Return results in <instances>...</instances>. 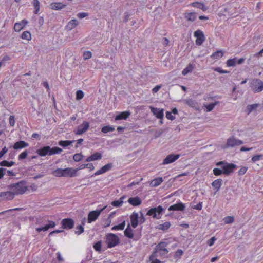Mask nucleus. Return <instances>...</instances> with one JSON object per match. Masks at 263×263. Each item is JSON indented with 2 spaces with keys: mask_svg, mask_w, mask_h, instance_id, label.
<instances>
[{
  "mask_svg": "<svg viewBox=\"0 0 263 263\" xmlns=\"http://www.w3.org/2000/svg\"><path fill=\"white\" fill-rule=\"evenodd\" d=\"M7 188L14 194V196L15 195L23 194L27 190V186L26 185V182L24 181L11 184L7 186Z\"/></svg>",
  "mask_w": 263,
  "mask_h": 263,
  "instance_id": "obj_1",
  "label": "nucleus"
},
{
  "mask_svg": "<svg viewBox=\"0 0 263 263\" xmlns=\"http://www.w3.org/2000/svg\"><path fill=\"white\" fill-rule=\"evenodd\" d=\"M217 166H221L223 173L226 175H229L233 170L237 168V166L233 163H228L224 161H219L216 163Z\"/></svg>",
  "mask_w": 263,
  "mask_h": 263,
  "instance_id": "obj_2",
  "label": "nucleus"
},
{
  "mask_svg": "<svg viewBox=\"0 0 263 263\" xmlns=\"http://www.w3.org/2000/svg\"><path fill=\"white\" fill-rule=\"evenodd\" d=\"M120 242L119 237L113 233H108L106 235L105 242L108 248H112L117 246Z\"/></svg>",
  "mask_w": 263,
  "mask_h": 263,
  "instance_id": "obj_3",
  "label": "nucleus"
},
{
  "mask_svg": "<svg viewBox=\"0 0 263 263\" xmlns=\"http://www.w3.org/2000/svg\"><path fill=\"white\" fill-rule=\"evenodd\" d=\"M164 209L161 205L157 207H155L150 209L147 212L146 215L148 216H152L153 218L160 219L161 218L160 215L162 214Z\"/></svg>",
  "mask_w": 263,
  "mask_h": 263,
  "instance_id": "obj_4",
  "label": "nucleus"
},
{
  "mask_svg": "<svg viewBox=\"0 0 263 263\" xmlns=\"http://www.w3.org/2000/svg\"><path fill=\"white\" fill-rule=\"evenodd\" d=\"M243 143V142L242 140L236 139L234 136H232L227 139L224 148L233 147L240 145Z\"/></svg>",
  "mask_w": 263,
  "mask_h": 263,
  "instance_id": "obj_5",
  "label": "nucleus"
},
{
  "mask_svg": "<svg viewBox=\"0 0 263 263\" xmlns=\"http://www.w3.org/2000/svg\"><path fill=\"white\" fill-rule=\"evenodd\" d=\"M252 88L254 92H260L263 90V82L258 79L252 81Z\"/></svg>",
  "mask_w": 263,
  "mask_h": 263,
  "instance_id": "obj_6",
  "label": "nucleus"
},
{
  "mask_svg": "<svg viewBox=\"0 0 263 263\" xmlns=\"http://www.w3.org/2000/svg\"><path fill=\"white\" fill-rule=\"evenodd\" d=\"M89 128V123L84 121L82 124L74 129V133L76 135H80L86 132Z\"/></svg>",
  "mask_w": 263,
  "mask_h": 263,
  "instance_id": "obj_7",
  "label": "nucleus"
},
{
  "mask_svg": "<svg viewBox=\"0 0 263 263\" xmlns=\"http://www.w3.org/2000/svg\"><path fill=\"white\" fill-rule=\"evenodd\" d=\"M168 243L166 242H160L156 246L155 250L156 251L153 253V255L151 256L150 258L152 259V257L157 256L156 254L158 251L164 252V254H167L168 253V251L166 249V247Z\"/></svg>",
  "mask_w": 263,
  "mask_h": 263,
  "instance_id": "obj_8",
  "label": "nucleus"
},
{
  "mask_svg": "<svg viewBox=\"0 0 263 263\" xmlns=\"http://www.w3.org/2000/svg\"><path fill=\"white\" fill-rule=\"evenodd\" d=\"M106 208V206L99 210L92 211L88 215V222L90 223L95 221L100 215L101 213Z\"/></svg>",
  "mask_w": 263,
  "mask_h": 263,
  "instance_id": "obj_9",
  "label": "nucleus"
},
{
  "mask_svg": "<svg viewBox=\"0 0 263 263\" xmlns=\"http://www.w3.org/2000/svg\"><path fill=\"white\" fill-rule=\"evenodd\" d=\"M194 36L196 37L195 42L197 45H201L205 40L204 35L200 30L196 31L194 32Z\"/></svg>",
  "mask_w": 263,
  "mask_h": 263,
  "instance_id": "obj_10",
  "label": "nucleus"
},
{
  "mask_svg": "<svg viewBox=\"0 0 263 263\" xmlns=\"http://www.w3.org/2000/svg\"><path fill=\"white\" fill-rule=\"evenodd\" d=\"M62 228L65 229H71L73 227L74 221L71 218H65L61 221Z\"/></svg>",
  "mask_w": 263,
  "mask_h": 263,
  "instance_id": "obj_11",
  "label": "nucleus"
},
{
  "mask_svg": "<svg viewBox=\"0 0 263 263\" xmlns=\"http://www.w3.org/2000/svg\"><path fill=\"white\" fill-rule=\"evenodd\" d=\"M180 157L179 154H171L168 155L164 160L162 164H168L174 162Z\"/></svg>",
  "mask_w": 263,
  "mask_h": 263,
  "instance_id": "obj_12",
  "label": "nucleus"
},
{
  "mask_svg": "<svg viewBox=\"0 0 263 263\" xmlns=\"http://www.w3.org/2000/svg\"><path fill=\"white\" fill-rule=\"evenodd\" d=\"M78 171V169H73L72 167H68L63 169L64 174V177H72L77 175V172Z\"/></svg>",
  "mask_w": 263,
  "mask_h": 263,
  "instance_id": "obj_13",
  "label": "nucleus"
},
{
  "mask_svg": "<svg viewBox=\"0 0 263 263\" xmlns=\"http://www.w3.org/2000/svg\"><path fill=\"white\" fill-rule=\"evenodd\" d=\"M0 198L3 200H11L14 198V194L10 190V191L0 192Z\"/></svg>",
  "mask_w": 263,
  "mask_h": 263,
  "instance_id": "obj_14",
  "label": "nucleus"
},
{
  "mask_svg": "<svg viewBox=\"0 0 263 263\" xmlns=\"http://www.w3.org/2000/svg\"><path fill=\"white\" fill-rule=\"evenodd\" d=\"M130 222H131L132 227L134 228H136L137 227L138 223L139 222V220H138V219H139L138 214L137 213L134 212L130 215Z\"/></svg>",
  "mask_w": 263,
  "mask_h": 263,
  "instance_id": "obj_15",
  "label": "nucleus"
},
{
  "mask_svg": "<svg viewBox=\"0 0 263 263\" xmlns=\"http://www.w3.org/2000/svg\"><path fill=\"white\" fill-rule=\"evenodd\" d=\"M185 209V205L182 202H179L170 206L168 208L169 211H183Z\"/></svg>",
  "mask_w": 263,
  "mask_h": 263,
  "instance_id": "obj_16",
  "label": "nucleus"
},
{
  "mask_svg": "<svg viewBox=\"0 0 263 263\" xmlns=\"http://www.w3.org/2000/svg\"><path fill=\"white\" fill-rule=\"evenodd\" d=\"M50 147L49 146H46L42 147L36 151V153L40 156L43 157L46 155H49Z\"/></svg>",
  "mask_w": 263,
  "mask_h": 263,
  "instance_id": "obj_17",
  "label": "nucleus"
},
{
  "mask_svg": "<svg viewBox=\"0 0 263 263\" xmlns=\"http://www.w3.org/2000/svg\"><path fill=\"white\" fill-rule=\"evenodd\" d=\"M151 111L155 115L158 119H162L163 117V109L157 108H154L152 106L150 107Z\"/></svg>",
  "mask_w": 263,
  "mask_h": 263,
  "instance_id": "obj_18",
  "label": "nucleus"
},
{
  "mask_svg": "<svg viewBox=\"0 0 263 263\" xmlns=\"http://www.w3.org/2000/svg\"><path fill=\"white\" fill-rule=\"evenodd\" d=\"M112 167V163H108L106 164L105 165L101 167L99 170L96 172L94 174L95 175H99L101 174L104 173L106 172L107 171H109L111 168Z\"/></svg>",
  "mask_w": 263,
  "mask_h": 263,
  "instance_id": "obj_19",
  "label": "nucleus"
},
{
  "mask_svg": "<svg viewBox=\"0 0 263 263\" xmlns=\"http://www.w3.org/2000/svg\"><path fill=\"white\" fill-rule=\"evenodd\" d=\"M128 202L130 204L134 206L140 205L142 203L141 199L138 196L129 198Z\"/></svg>",
  "mask_w": 263,
  "mask_h": 263,
  "instance_id": "obj_20",
  "label": "nucleus"
},
{
  "mask_svg": "<svg viewBox=\"0 0 263 263\" xmlns=\"http://www.w3.org/2000/svg\"><path fill=\"white\" fill-rule=\"evenodd\" d=\"M28 23L26 20H23L21 23H16L14 24V30L16 32L20 31Z\"/></svg>",
  "mask_w": 263,
  "mask_h": 263,
  "instance_id": "obj_21",
  "label": "nucleus"
},
{
  "mask_svg": "<svg viewBox=\"0 0 263 263\" xmlns=\"http://www.w3.org/2000/svg\"><path fill=\"white\" fill-rule=\"evenodd\" d=\"M48 222L49 223L44 227L36 228V231L38 232H40L42 231H47L49 228H54L55 226V223L54 221H49Z\"/></svg>",
  "mask_w": 263,
  "mask_h": 263,
  "instance_id": "obj_22",
  "label": "nucleus"
},
{
  "mask_svg": "<svg viewBox=\"0 0 263 263\" xmlns=\"http://www.w3.org/2000/svg\"><path fill=\"white\" fill-rule=\"evenodd\" d=\"M29 145L28 143L25 142L24 141H20L16 142L13 146V147L15 149H18L27 147Z\"/></svg>",
  "mask_w": 263,
  "mask_h": 263,
  "instance_id": "obj_23",
  "label": "nucleus"
},
{
  "mask_svg": "<svg viewBox=\"0 0 263 263\" xmlns=\"http://www.w3.org/2000/svg\"><path fill=\"white\" fill-rule=\"evenodd\" d=\"M102 158V155L101 153L96 152L93 154L91 155L90 156L88 157L86 160V162H89L91 161H95L101 159Z\"/></svg>",
  "mask_w": 263,
  "mask_h": 263,
  "instance_id": "obj_24",
  "label": "nucleus"
},
{
  "mask_svg": "<svg viewBox=\"0 0 263 263\" xmlns=\"http://www.w3.org/2000/svg\"><path fill=\"white\" fill-rule=\"evenodd\" d=\"M66 5L63 4L61 2L52 3L50 4V8L53 10H61L66 7Z\"/></svg>",
  "mask_w": 263,
  "mask_h": 263,
  "instance_id": "obj_25",
  "label": "nucleus"
},
{
  "mask_svg": "<svg viewBox=\"0 0 263 263\" xmlns=\"http://www.w3.org/2000/svg\"><path fill=\"white\" fill-rule=\"evenodd\" d=\"M130 115V112L129 111H124L122 112L115 117L116 120H125Z\"/></svg>",
  "mask_w": 263,
  "mask_h": 263,
  "instance_id": "obj_26",
  "label": "nucleus"
},
{
  "mask_svg": "<svg viewBox=\"0 0 263 263\" xmlns=\"http://www.w3.org/2000/svg\"><path fill=\"white\" fill-rule=\"evenodd\" d=\"M79 24V22L76 19H73L69 21L66 27V28L68 30H71L73 28H75Z\"/></svg>",
  "mask_w": 263,
  "mask_h": 263,
  "instance_id": "obj_27",
  "label": "nucleus"
},
{
  "mask_svg": "<svg viewBox=\"0 0 263 263\" xmlns=\"http://www.w3.org/2000/svg\"><path fill=\"white\" fill-rule=\"evenodd\" d=\"M185 18L190 22L194 21L196 18V14L195 12L186 13L184 14Z\"/></svg>",
  "mask_w": 263,
  "mask_h": 263,
  "instance_id": "obj_28",
  "label": "nucleus"
},
{
  "mask_svg": "<svg viewBox=\"0 0 263 263\" xmlns=\"http://www.w3.org/2000/svg\"><path fill=\"white\" fill-rule=\"evenodd\" d=\"M221 185L222 179H221L215 180L212 183V186L216 190V192H217L220 189Z\"/></svg>",
  "mask_w": 263,
  "mask_h": 263,
  "instance_id": "obj_29",
  "label": "nucleus"
},
{
  "mask_svg": "<svg viewBox=\"0 0 263 263\" xmlns=\"http://www.w3.org/2000/svg\"><path fill=\"white\" fill-rule=\"evenodd\" d=\"M191 5L193 7L201 9L203 11H205L207 10V7H205V5L201 2H193L191 4Z\"/></svg>",
  "mask_w": 263,
  "mask_h": 263,
  "instance_id": "obj_30",
  "label": "nucleus"
},
{
  "mask_svg": "<svg viewBox=\"0 0 263 263\" xmlns=\"http://www.w3.org/2000/svg\"><path fill=\"white\" fill-rule=\"evenodd\" d=\"M124 235L125 236L129 238H133L134 235L133 233V230L131 229L130 224H128L126 229L124 231Z\"/></svg>",
  "mask_w": 263,
  "mask_h": 263,
  "instance_id": "obj_31",
  "label": "nucleus"
},
{
  "mask_svg": "<svg viewBox=\"0 0 263 263\" xmlns=\"http://www.w3.org/2000/svg\"><path fill=\"white\" fill-rule=\"evenodd\" d=\"M183 101L185 104L192 108H197L198 107V103L194 100L187 99L184 100Z\"/></svg>",
  "mask_w": 263,
  "mask_h": 263,
  "instance_id": "obj_32",
  "label": "nucleus"
},
{
  "mask_svg": "<svg viewBox=\"0 0 263 263\" xmlns=\"http://www.w3.org/2000/svg\"><path fill=\"white\" fill-rule=\"evenodd\" d=\"M223 55V52L222 50H218L212 54L211 58L213 59L217 60Z\"/></svg>",
  "mask_w": 263,
  "mask_h": 263,
  "instance_id": "obj_33",
  "label": "nucleus"
},
{
  "mask_svg": "<svg viewBox=\"0 0 263 263\" xmlns=\"http://www.w3.org/2000/svg\"><path fill=\"white\" fill-rule=\"evenodd\" d=\"M125 198V197L124 196L121 197L120 199L119 200H116V201H114L111 202V204L114 206H116V207H120L121 206L123 203V200Z\"/></svg>",
  "mask_w": 263,
  "mask_h": 263,
  "instance_id": "obj_34",
  "label": "nucleus"
},
{
  "mask_svg": "<svg viewBox=\"0 0 263 263\" xmlns=\"http://www.w3.org/2000/svg\"><path fill=\"white\" fill-rule=\"evenodd\" d=\"M62 152V148L58 147H53L52 148L50 147L49 156L55 154H60Z\"/></svg>",
  "mask_w": 263,
  "mask_h": 263,
  "instance_id": "obj_35",
  "label": "nucleus"
},
{
  "mask_svg": "<svg viewBox=\"0 0 263 263\" xmlns=\"http://www.w3.org/2000/svg\"><path fill=\"white\" fill-rule=\"evenodd\" d=\"M163 182V179L162 177H159L154 179L151 182V184L153 186H157L160 185Z\"/></svg>",
  "mask_w": 263,
  "mask_h": 263,
  "instance_id": "obj_36",
  "label": "nucleus"
},
{
  "mask_svg": "<svg viewBox=\"0 0 263 263\" xmlns=\"http://www.w3.org/2000/svg\"><path fill=\"white\" fill-rule=\"evenodd\" d=\"M170 226H171V223L169 222H166L164 223L163 224H159L158 226V228L159 230H161L163 231H166L167 229H168V228L170 227Z\"/></svg>",
  "mask_w": 263,
  "mask_h": 263,
  "instance_id": "obj_37",
  "label": "nucleus"
},
{
  "mask_svg": "<svg viewBox=\"0 0 263 263\" xmlns=\"http://www.w3.org/2000/svg\"><path fill=\"white\" fill-rule=\"evenodd\" d=\"M193 68H194L193 66L191 64H190L187 66V67L185 68H184L183 70V71L182 72V74L183 76H185L188 73L191 72L193 70Z\"/></svg>",
  "mask_w": 263,
  "mask_h": 263,
  "instance_id": "obj_38",
  "label": "nucleus"
},
{
  "mask_svg": "<svg viewBox=\"0 0 263 263\" xmlns=\"http://www.w3.org/2000/svg\"><path fill=\"white\" fill-rule=\"evenodd\" d=\"M85 168H88L90 170H93L94 169V166L92 163H87L81 165L79 167L77 168V169H78L79 171L80 170L84 169Z\"/></svg>",
  "mask_w": 263,
  "mask_h": 263,
  "instance_id": "obj_39",
  "label": "nucleus"
},
{
  "mask_svg": "<svg viewBox=\"0 0 263 263\" xmlns=\"http://www.w3.org/2000/svg\"><path fill=\"white\" fill-rule=\"evenodd\" d=\"M125 226V221H123L122 223L118 225H116L112 227V230H123Z\"/></svg>",
  "mask_w": 263,
  "mask_h": 263,
  "instance_id": "obj_40",
  "label": "nucleus"
},
{
  "mask_svg": "<svg viewBox=\"0 0 263 263\" xmlns=\"http://www.w3.org/2000/svg\"><path fill=\"white\" fill-rule=\"evenodd\" d=\"M21 37L22 39L26 40L27 41H30L31 39V35L29 31H24L22 33Z\"/></svg>",
  "mask_w": 263,
  "mask_h": 263,
  "instance_id": "obj_41",
  "label": "nucleus"
},
{
  "mask_svg": "<svg viewBox=\"0 0 263 263\" xmlns=\"http://www.w3.org/2000/svg\"><path fill=\"white\" fill-rule=\"evenodd\" d=\"M115 129L114 127H111L110 126H105L102 128L101 132L103 133L106 134L108 132H113L115 130Z\"/></svg>",
  "mask_w": 263,
  "mask_h": 263,
  "instance_id": "obj_42",
  "label": "nucleus"
},
{
  "mask_svg": "<svg viewBox=\"0 0 263 263\" xmlns=\"http://www.w3.org/2000/svg\"><path fill=\"white\" fill-rule=\"evenodd\" d=\"M73 142H74V141H68V140L62 141V140H61L59 142V145L62 147H65L70 145Z\"/></svg>",
  "mask_w": 263,
  "mask_h": 263,
  "instance_id": "obj_43",
  "label": "nucleus"
},
{
  "mask_svg": "<svg viewBox=\"0 0 263 263\" xmlns=\"http://www.w3.org/2000/svg\"><path fill=\"white\" fill-rule=\"evenodd\" d=\"M15 162L13 161H7L6 160H4L0 162V165L1 166H7L10 167L14 164Z\"/></svg>",
  "mask_w": 263,
  "mask_h": 263,
  "instance_id": "obj_44",
  "label": "nucleus"
},
{
  "mask_svg": "<svg viewBox=\"0 0 263 263\" xmlns=\"http://www.w3.org/2000/svg\"><path fill=\"white\" fill-rule=\"evenodd\" d=\"M258 106V104L248 105L247 106V111H248V114H249L253 110L255 109Z\"/></svg>",
  "mask_w": 263,
  "mask_h": 263,
  "instance_id": "obj_45",
  "label": "nucleus"
},
{
  "mask_svg": "<svg viewBox=\"0 0 263 263\" xmlns=\"http://www.w3.org/2000/svg\"><path fill=\"white\" fill-rule=\"evenodd\" d=\"M33 4L35 9L34 13L37 14L40 10V2L38 0H33Z\"/></svg>",
  "mask_w": 263,
  "mask_h": 263,
  "instance_id": "obj_46",
  "label": "nucleus"
},
{
  "mask_svg": "<svg viewBox=\"0 0 263 263\" xmlns=\"http://www.w3.org/2000/svg\"><path fill=\"white\" fill-rule=\"evenodd\" d=\"M237 58L230 59L227 60V65L229 67H234L236 65Z\"/></svg>",
  "mask_w": 263,
  "mask_h": 263,
  "instance_id": "obj_47",
  "label": "nucleus"
},
{
  "mask_svg": "<svg viewBox=\"0 0 263 263\" xmlns=\"http://www.w3.org/2000/svg\"><path fill=\"white\" fill-rule=\"evenodd\" d=\"M223 220L226 224H230L234 222V218L233 216H228L224 217Z\"/></svg>",
  "mask_w": 263,
  "mask_h": 263,
  "instance_id": "obj_48",
  "label": "nucleus"
},
{
  "mask_svg": "<svg viewBox=\"0 0 263 263\" xmlns=\"http://www.w3.org/2000/svg\"><path fill=\"white\" fill-rule=\"evenodd\" d=\"M54 174L55 176H57V177H61V176L64 177L63 169H62V168H57L56 170L54 171Z\"/></svg>",
  "mask_w": 263,
  "mask_h": 263,
  "instance_id": "obj_49",
  "label": "nucleus"
},
{
  "mask_svg": "<svg viewBox=\"0 0 263 263\" xmlns=\"http://www.w3.org/2000/svg\"><path fill=\"white\" fill-rule=\"evenodd\" d=\"M218 103V101H216L214 103H210L206 106V108L207 111H210L213 110L214 107L216 105H217Z\"/></svg>",
  "mask_w": 263,
  "mask_h": 263,
  "instance_id": "obj_50",
  "label": "nucleus"
},
{
  "mask_svg": "<svg viewBox=\"0 0 263 263\" xmlns=\"http://www.w3.org/2000/svg\"><path fill=\"white\" fill-rule=\"evenodd\" d=\"M83 155L81 154H76L73 155V159L74 161L79 162L82 160Z\"/></svg>",
  "mask_w": 263,
  "mask_h": 263,
  "instance_id": "obj_51",
  "label": "nucleus"
},
{
  "mask_svg": "<svg viewBox=\"0 0 263 263\" xmlns=\"http://www.w3.org/2000/svg\"><path fill=\"white\" fill-rule=\"evenodd\" d=\"M101 241H98L93 245L95 250L97 251L100 252L101 250Z\"/></svg>",
  "mask_w": 263,
  "mask_h": 263,
  "instance_id": "obj_52",
  "label": "nucleus"
},
{
  "mask_svg": "<svg viewBox=\"0 0 263 263\" xmlns=\"http://www.w3.org/2000/svg\"><path fill=\"white\" fill-rule=\"evenodd\" d=\"M76 229L77 230L76 231L75 233L78 235H80L84 232V228L81 225L77 226Z\"/></svg>",
  "mask_w": 263,
  "mask_h": 263,
  "instance_id": "obj_53",
  "label": "nucleus"
},
{
  "mask_svg": "<svg viewBox=\"0 0 263 263\" xmlns=\"http://www.w3.org/2000/svg\"><path fill=\"white\" fill-rule=\"evenodd\" d=\"M84 97V93L82 90H78L76 92V99L77 100H80Z\"/></svg>",
  "mask_w": 263,
  "mask_h": 263,
  "instance_id": "obj_54",
  "label": "nucleus"
},
{
  "mask_svg": "<svg viewBox=\"0 0 263 263\" xmlns=\"http://www.w3.org/2000/svg\"><path fill=\"white\" fill-rule=\"evenodd\" d=\"M92 56L91 52L89 51H86L84 52L83 58L85 60L90 59Z\"/></svg>",
  "mask_w": 263,
  "mask_h": 263,
  "instance_id": "obj_55",
  "label": "nucleus"
},
{
  "mask_svg": "<svg viewBox=\"0 0 263 263\" xmlns=\"http://www.w3.org/2000/svg\"><path fill=\"white\" fill-rule=\"evenodd\" d=\"M263 157V155H256L254 156L252 159L251 160L252 162H255L257 161V160H259L261 159Z\"/></svg>",
  "mask_w": 263,
  "mask_h": 263,
  "instance_id": "obj_56",
  "label": "nucleus"
},
{
  "mask_svg": "<svg viewBox=\"0 0 263 263\" xmlns=\"http://www.w3.org/2000/svg\"><path fill=\"white\" fill-rule=\"evenodd\" d=\"M213 173L215 176H219L221 175L223 172L220 168H215L213 170Z\"/></svg>",
  "mask_w": 263,
  "mask_h": 263,
  "instance_id": "obj_57",
  "label": "nucleus"
},
{
  "mask_svg": "<svg viewBox=\"0 0 263 263\" xmlns=\"http://www.w3.org/2000/svg\"><path fill=\"white\" fill-rule=\"evenodd\" d=\"M28 155V152L27 150H25L23 153H22L18 156V159L20 160L24 159L26 158Z\"/></svg>",
  "mask_w": 263,
  "mask_h": 263,
  "instance_id": "obj_58",
  "label": "nucleus"
},
{
  "mask_svg": "<svg viewBox=\"0 0 263 263\" xmlns=\"http://www.w3.org/2000/svg\"><path fill=\"white\" fill-rule=\"evenodd\" d=\"M214 71H217L221 74L229 73L230 72V71L223 70V69H221L220 67H216V68H214Z\"/></svg>",
  "mask_w": 263,
  "mask_h": 263,
  "instance_id": "obj_59",
  "label": "nucleus"
},
{
  "mask_svg": "<svg viewBox=\"0 0 263 263\" xmlns=\"http://www.w3.org/2000/svg\"><path fill=\"white\" fill-rule=\"evenodd\" d=\"M183 254V251L181 249H178L175 252L174 257L175 258L180 257Z\"/></svg>",
  "mask_w": 263,
  "mask_h": 263,
  "instance_id": "obj_60",
  "label": "nucleus"
},
{
  "mask_svg": "<svg viewBox=\"0 0 263 263\" xmlns=\"http://www.w3.org/2000/svg\"><path fill=\"white\" fill-rule=\"evenodd\" d=\"M140 216L139 217V223L140 224L143 223L145 221V218L144 214L142 212H140Z\"/></svg>",
  "mask_w": 263,
  "mask_h": 263,
  "instance_id": "obj_61",
  "label": "nucleus"
},
{
  "mask_svg": "<svg viewBox=\"0 0 263 263\" xmlns=\"http://www.w3.org/2000/svg\"><path fill=\"white\" fill-rule=\"evenodd\" d=\"M247 170H248L247 167H243L241 168L238 171V175H242L245 174V173L246 172V171H247Z\"/></svg>",
  "mask_w": 263,
  "mask_h": 263,
  "instance_id": "obj_62",
  "label": "nucleus"
},
{
  "mask_svg": "<svg viewBox=\"0 0 263 263\" xmlns=\"http://www.w3.org/2000/svg\"><path fill=\"white\" fill-rule=\"evenodd\" d=\"M88 15V14L87 13H85V12H81V13H79L77 14V16L80 18V19H82L86 16H87Z\"/></svg>",
  "mask_w": 263,
  "mask_h": 263,
  "instance_id": "obj_63",
  "label": "nucleus"
},
{
  "mask_svg": "<svg viewBox=\"0 0 263 263\" xmlns=\"http://www.w3.org/2000/svg\"><path fill=\"white\" fill-rule=\"evenodd\" d=\"M166 117L171 120H173L175 119V117L172 115V112L169 111L166 112Z\"/></svg>",
  "mask_w": 263,
  "mask_h": 263,
  "instance_id": "obj_64",
  "label": "nucleus"
}]
</instances>
